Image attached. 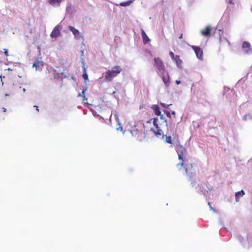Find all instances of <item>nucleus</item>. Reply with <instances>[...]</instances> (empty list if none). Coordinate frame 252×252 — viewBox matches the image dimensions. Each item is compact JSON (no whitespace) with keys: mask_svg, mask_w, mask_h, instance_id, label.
<instances>
[{"mask_svg":"<svg viewBox=\"0 0 252 252\" xmlns=\"http://www.w3.org/2000/svg\"><path fill=\"white\" fill-rule=\"evenodd\" d=\"M176 151L178 154V159L181 161L180 163L176 164L178 169L181 170L182 167H184L189 179L191 180V178L195 175V172L193 169L192 163L189 162L188 159L186 158L187 150L186 148L181 145L179 141L177 142Z\"/></svg>","mask_w":252,"mask_h":252,"instance_id":"obj_1","label":"nucleus"},{"mask_svg":"<svg viewBox=\"0 0 252 252\" xmlns=\"http://www.w3.org/2000/svg\"><path fill=\"white\" fill-rule=\"evenodd\" d=\"M122 71V67L119 65H115L111 69H108L105 73L104 80L106 82H111Z\"/></svg>","mask_w":252,"mask_h":252,"instance_id":"obj_2","label":"nucleus"},{"mask_svg":"<svg viewBox=\"0 0 252 252\" xmlns=\"http://www.w3.org/2000/svg\"><path fill=\"white\" fill-rule=\"evenodd\" d=\"M131 133L133 137L140 141H142L146 137V133L143 126L140 129L134 128L131 130Z\"/></svg>","mask_w":252,"mask_h":252,"instance_id":"obj_3","label":"nucleus"},{"mask_svg":"<svg viewBox=\"0 0 252 252\" xmlns=\"http://www.w3.org/2000/svg\"><path fill=\"white\" fill-rule=\"evenodd\" d=\"M154 66L159 72H165V66L161 59L159 57H156L154 59Z\"/></svg>","mask_w":252,"mask_h":252,"instance_id":"obj_4","label":"nucleus"},{"mask_svg":"<svg viewBox=\"0 0 252 252\" xmlns=\"http://www.w3.org/2000/svg\"><path fill=\"white\" fill-rule=\"evenodd\" d=\"M158 118L154 119L153 121V125L154 126V127L151 128V130L153 131L154 134L157 136H160L163 134V132L162 130L158 126V124H157Z\"/></svg>","mask_w":252,"mask_h":252,"instance_id":"obj_5","label":"nucleus"},{"mask_svg":"<svg viewBox=\"0 0 252 252\" xmlns=\"http://www.w3.org/2000/svg\"><path fill=\"white\" fill-rule=\"evenodd\" d=\"M164 84L166 87H168L170 83V78L167 72H163L161 73L160 75Z\"/></svg>","mask_w":252,"mask_h":252,"instance_id":"obj_6","label":"nucleus"},{"mask_svg":"<svg viewBox=\"0 0 252 252\" xmlns=\"http://www.w3.org/2000/svg\"><path fill=\"white\" fill-rule=\"evenodd\" d=\"M62 28L61 25H58L56 26L51 33V37L52 38H56L59 36L60 35V31Z\"/></svg>","mask_w":252,"mask_h":252,"instance_id":"obj_7","label":"nucleus"},{"mask_svg":"<svg viewBox=\"0 0 252 252\" xmlns=\"http://www.w3.org/2000/svg\"><path fill=\"white\" fill-rule=\"evenodd\" d=\"M192 49L194 51L196 57L199 60H202L203 59V51L198 46H191Z\"/></svg>","mask_w":252,"mask_h":252,"instance_id":"obj_8","label":"nucleus"},{"mask_svg":"<svg viewBox=\"0 0 252 252\" xmlns=\"http://www.w3.org/2000/svg\"><path fill=\"white\" fill-rule=\"evenodd\" d=\"M242 48L244 52L246 54H250L252 52L251 45L249 42L244 41L242 44Z\"/></svg>","mask_w":252,"mask_h":252,"instance_id":"obj_9","label":"nucleus"},{"mask_svg":"<svg viewBox=\"0 0 252 252\" xmlns=\"http://www.w3.org/2000/svg\"><path fill=\"white\" fill-rule=\"evenodd\" d=\"M211 27L207 26L204 29L201 31V33L205 37H209L211 35Z\"/></svg>","mask_w":252,"mask_h":252,"instance_id":"obj_10","label":"nucleus"},{"mask_svg":"<svg viewBox=\"0 0 252 252\" xmlns=\"http://www.w3.org/2000/svg\"><path fill=\"white\" fill-rule=\"evenodd\" d=\"M173 60L175 63L176 65L178 67H179V68L182 67L183 61L180 59V57L179 55H176V57H175L174 59H173Z\"/></svg>","mask_w":252,"mask_h":252,"instance_id":"obj_11","label":"nucleus"},{"mask_svg":"<svg viewBox=\"0 0 252 252\" xmlns=\"http://www.w3.org/2000/svg\"><path fill=\"white\" fill-rule=\"evenodd\" d=\"M43 66L42 62L36 60L33 64L32 67H35V70H37Z\"/></svg>","mask_w":252,"mask_h":252,"instance_id":"obj_12","label":"nucleus"},{"mask_svg":"<svg viewBox=\"0 0 252 252\" xmlns=\"http://www.w3.org/2000/svg\"><path fill=\"white\" fill-rule=\"evenodd\" d=\"M141 35L143 41V43L144 44H147L150 41V39L144 30H142Z\"/></svg>","mask_w":252,"mask_h":252,"instance_id":"obj_13","label":"nucleus"},{"mask_svg":"<svg viewBox=\"0 0 252 252\" xmlns=\"http://www.w3.org/2000/svg\"><path fill=\"white\" fill-rule=\"evenodd\" d=\"M152 108L156 115H160L161 112L160 111V108L158 105H153Z\"/></svg>","mask_w":252,"mask_h":252,"instance_id":"obj_14","label":"nucleus"},{"mask_svg":"<svg viewBox=\"0 0 252 252\" xmlns=\"http://www.w3.org/2000/svg\"><path fill=\"white\" fill-rule=\"evenodd\" d=\"M62 0H49V3L52 6H59Z\"/></svg>","mask_w":252,"mask_h":252,"instance_id":"obj_15","label":"nucleus"},{"mask_svg":"<svg viewBox=\"0 0 252 252\" xmlns=\"http://www.w3.org/2000/svg\"><path fill=\"white\" fill-rule=\"evenodd\" d=\"M68 29L72 32V33L75 36H77L79 35V31L78 30L75 29L72 26H69L68 27Z\"/></svg>","mask_w":252,"mask_h":252,"instance_id":"obj_16","label":"nucleus"},{"mask_svg":"<svg viewBox=\"0 0 252 252\" xmlns=\"http://www.w3.org/2000/svg\"><path fill=\"white\" fill-rule=\"evenodd\" d=\"M245 194V192L243 190L237 192L235 193V198L237 202L239 201V199L241 197H242Z\"/></svg>","mask_w":252,"mask_h":252,"instance_id":"obj_17","label":"nucleus"},{"mask_svg":"<svg viewBox=\"0 0 252 252\" xmlns=\"http://www.w3.org/2000/svg\"><path fill=\"white\" fill-rule=\"evenodd\" d=\"M82 76L85 81L88 80V75L87 74L86 69L85 67H84L83 69V73Z\"/></svg>","mask_w":252,"mask_h":252,"instance_id":"obj_18","label":"nucleus"},{"mask_svg":"<svg viewBox=\"0 0 252 252\" xmlns=\"http://www.w3.org/2000/svg\"><path fill=\"white\" fill-rule=\"evenodd\" d=\"M165 136H166V140H165L166 142L167 143L172 144V141L171 137L170 136H167V135H165Z\"/></svg>","mask_w":252,"mask_h":252,"instance_id":"obj_19","label":"nucleus"},{"mask_svg":"<svg viewBox=\"0 0 252 252\" xmlns=\"http://www.w3.org/2000/svg\"><path fill=\"white\" fill-rule=\"evenodd\" d=\"M86 90H83L82 91L81 94H79L78 95V97H83L84 98L83 101L85 100V99L87 100V99L85 97V93Z\"/></svg>","mask_w":252,"mask_h":252,"instance_id":"obj_20","label":"nucleus"},{"mask_svg":"<svg viewBox=\"0 0 252 252\" xmlns=\"http://www.w3.org/2000/svg\"><path fill=\"white\" fill-rule=\"evenodd\" d=\"M160 105L163 107V108H167L168 107V106H169L170 105H171V104H168V105H166L165 104L163 103H162V102H160Z\"/></svg>","mask_w":252,"mask_h":252,"instance_id":"obj_21","label":"nucleus"},{"mask_svg":"<svg viewBox=\"0 0 252 252\" xmlns=\"http://www.w3.org/2000/svg\"><path fill=\"white\" fill-rule=\"evenodd\" d=\"M169 56L171 57V58L172 59V60L173 59H174L175 57H176V56L174 55V54L172 52H170Z\"/></svg>","mask_w":252,"mask_h":252,"instance_id":"obj_22","label":"nucleus"},{"mask_svg":"<svg viewBox=\"0 0 252 252\" xmlns=\"http://www.w3.org/2000/svg\"><path fill=\"white\" fill-rule=\"evenodd\" d=\"M166 115L167 116V117H168V118H171V113L169 111H164Z\"/></svg>","mask_w":252,"mask_h":252,"instance_id":"obj_23","label":"nucleus"},{"mask_svg":"<svg viewBox=\"0 0 252 252\" xmlns=\"http://www.w3.org/2000/svg\"><path fill=\"white\" fill-rule=\"evenodd\" d=\"M3 51H4V53L5 56L6 57H8L9 56V55H8V52L7 49L5 48L3 49Z\"/></svg>","mask_w":252,"mask_h":252,"instance_id":"obj_24","label":"nucleus"},{"mask_svg":"<svg viewBox=\"0 0 252 252\" xmlns=\"http://www.w3.org/2000/svg\"><path fill=\"white\" fill-rule=\"evenodd\" d=\"M129 4V2H123L120 4L121 6H126L128 5Z\"/></svg>","mask_w":252,"mask_h":252,"instance_id":"obj_25","label":"nucleus"},{"mask_svg":"<svg viewBox=\"0 0 252 252\" xmlns=\"http://www.w3.org/2000/svg\"><path fill=\"white\" fill-rule=\"evenodd\" d=\"M176 83L177 84V85H179L181 83V81L180 80H176Z\"/></svg>","mask_w":252,"mask_h":252,"instance_id":"obj_26","label":"nucleus"},{"mask_svg":"<svg viewBox=\"0 0 252 252\" xmlns=\"http://www.w3.org/2000/svg\"><path fill=\"white\" fill-rule=\"evenodd\" d=\"M34 107H35L36 108V110H37V111L38 112H39V109L38 108V106H36V105H34Z\"/></svg>","mask_w":252,"mask_h":252,"instance_id":"obj_27","label":"nucleus"},{"mask_svg":"<svg viewBox=\"0 0 252 252\" xmlns=\"http://www.w3.org/2000/svg\"><path fill=\"white\" fill-rule=\"evenodd\" d=\"M158 116H160V118L161 119H163V115L160 114V115H158Z\"/></svg>","mask_w":252,"mask_h":252,"instance_id":"obj_28","label":"nucleus"},{"mask_svg":"<svg viewBox=\"0 0 252 252\" xmlns=\"http://www.w3.org/2000/svg\"><path fill=\"white\" fill-rule=\"evenodd\" d=\"M2 109L3 112H5L6 111V109L4 107H3Z\"/></svg>","mask_w":252,"mask_h":252,"instance_id":"obj_29","label":"nucleus"},{"mask_svg":"<svg viewBox=\"0 0 252 252\" xmlns=\"http://www.w3.org/2000/svg\"><path fill=\"white\" fill-rule=\"evenodd\" d=\"M171 114H172L173 115L175 116L176 113H175V111H172V112H171Z\"/></svg>","mask_w":252,"mask_h":252,"instance_id":"obj_30","label":"nucleus"},{"mask_svg":"<svg viewBox=\"0 0 252 252\" xmlns=\"http://www.w3.org/2000/svg\"><path fill=\"white\" fill-rule=\"evenodd\" d=\"M183 36V34H181L180 36L179 37V38H182Z\"/></svg>","mask_w":252,"mask_h":252,"instance_id":"obj_31","label":"nucleus"},{"mask_svg":"<svg viewBox=\"0 0 252 252\" xmlns=\"http://www.w3.org/2000/svg\"><path fill=\"white\" fill-rule=\"evenodd\" d=\"M7 70H8V71H11V70H12V69H11L10 68H8V69H7Z\"/></svg>","mask_w":252,"mask_h":252,"instance_id":"obj_32","label":"nucleus"},{"mask_svg":"<svg viewBox=\"0 0 252 252\" xmlns=\"http://www.w3.org/2000/svg\"><path fill=\"white\" fill-rule=\"evenodd\" d=\"M0 78L1 79V80L2 81V75H0Z\"/></svg>","mask_w":252,"mask_h":252,"instance_id":"obj_33","label":"nucleus"},{"mask_svg":"<svg viewBox=\"0 0 252 252\" xmlns=\"http://www.w3.org/2000/svg\"><path fill=\"white\" fill-rule=\"evenodd\" d=\"M26 90L25 89H23V91H25Z\"/></svg>","mask_w":252,"mask_h":252,"instance_id":"obj_34","label":"nucleus"},{"mask_svg":"<svg viewBox=\"0 0 252 252\" xmlns=\"http://www.w3.org/2000/svg\"><path fill=\"white\" fill-rule=\"evenodd\" d=\"M165 122H166L165 121ZM166 126H167V123H166Z\"/></svg>","mask_w":252,"mask_h":252,"instance_id":"obj_35","label":"nucleus"}]
</instances>
